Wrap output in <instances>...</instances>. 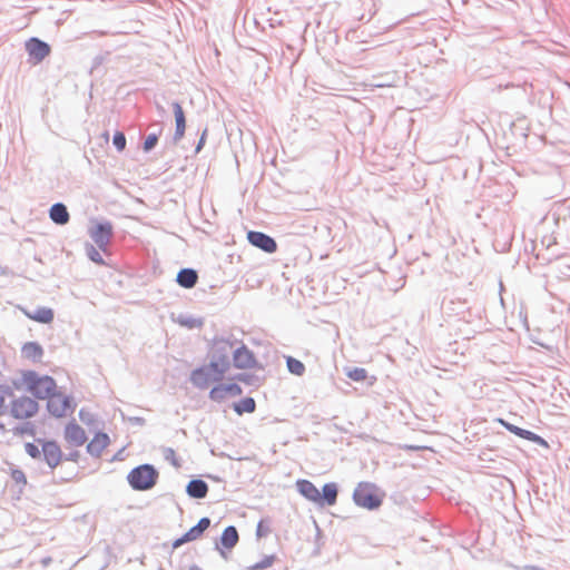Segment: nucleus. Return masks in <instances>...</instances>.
<instances>
[{
	"label": "nucleus",
	"instance_id": "55",
	"mask_svg": "<svg viewBox=\"0 0 570 570\" xmlns=\"http://www.w3.org/2000/svg\"><path fill=\"white\" fill-rule=\"evenodd\" d=\"M13 385H14V387H16V389H18V390H19V389H20V386H21V385H20V383H19V382H17V381H14V382H13Z\"/></svg>",
	"mask_w": 570,
	"mask_h": 570
},
{
	"label": "nucleus",
	"instance_id": "21",
	"mask_svg": "<svg viewBox=\"0 0 570 570\" xmlns=\"http://www.w3.org/2000/svg\"><path fill=\"white\" fill-rule=\"evenodd\" d=\"M176 282L184 288H193L198 282V273L194 268H181L176 276Z\"/></svg>",
	"mask_w": 570,
	"mask_h": 570
},
{
	"label": "nucleus",
	"instance_id": "32",
	"mask_svg": "<svg viewBox=\"0 0 570 570\" xmlns=\"http://www.w3.org/2000/svg\"><path fill=\"white\" fill-rule=\"evenodd\" d=\"M80 421L86 424L88 428H98V419L96 414H94L88 409H80L79 413Z\"/></svg>",
	"mask_w": 570,
	"mask_h": 570
},
{
	"label": "nucleus",
	"instance_id": "11",
	"mask_svg": "<svg viewBox=\"0 0 570 570\" xmlns=\"http://www.w3.org/2000/svg\"><path fill=\"white\" fill-rule=\"evenodd\" d=\"M210 523L212 521L208 517L200 518L195 525H193L186 533H184L181 537L177 538L173 542V548H179L185 543L202 538L204 532L210 527Z\"/></svg>",
	"mask_w": 570,
	"mask_h": 570
},
{
	"label": "nucleus",
	"instance_id": "46",
	"mask_svg": "<svg viewBox=\"0 0 570 570\" xmlns=\"http://www.w3.org/2000/svg\"><path fill=\"white\" fill-rule=\"evenodd\" d=\"M232 397L239 396L243 394V389L237 383H232Z\"/></svg>",
	"mask_w": 570,
	"mask_h": 570
},
{
	"label": "nucleus",
	"instance_id": "20",
	"mask_svg": "<svg viewBox=\"0 0 570 570\" xmlns=\"http://www.w3.org/2000/svg\"><path fill=\"white\" fill-rule=\"evenodd\" d=\"M186 493L191 499H204L208 493V484L202 479H191L186 485Z\"/></svg>",
	"mask_w": 570,
	"mask_h": 570
},
{
	"label": "nucleus",
	"instance_id": "4",
	"mask_svg": "<svg viewBox=\"0 0 570 570\" xmlns=\"http://www.w3.org/2000/svg\"><path fill=\"white\" fill-rule=\"evenodd\" d=\"M353 501L357 507L374 511L382 505L383 494L374 483L360 482L354 489Z\"/></svg>",
	"mask_w": 570,
	"mask_h": 570
},
{
	"label": "nucleus",
	"instance_id": "13",
	"mask_svg": "<svg viewBox=\"0 0 570 570\" xmlns=\"http://www.w3.org/2000/svg\"><path fill=\"white\" fill-rule=\"evenodd\" d=\"M233 365L239 370L253 368L257 365L255 354L245 345L233 348Z\"/></svg>",
	"mask_w": 570,
	"mask_h": 570
},
{
	"label": "nucleus",
	"instance_id": "50",
	"mask_svg": "<svg viewBox=\"0 0 570 570\" xmlns=\"http://www.w3.org/2000/svg\"><path fill=\"white\" fill-rule=\"evenodd\" d=\"M521 570H544L543 568L539 567V566H531V564H527V566H523L521 568Z\"/></svg>",
	"mask_w": 570,
	"mask_h": 570
},
{
	"label": "nucleus",
	"instance_id": "26",
	"mask_svg": "<svg viewBox=\"0 0 570 570\" xmlns=\"http://www.w3.org/2000/svg\"><path fill=\"white\" fill-rule=\"evenodd\" d=\"M27 315L29 318L41 324H49L55 318L53 309L50 307H38L32 314Z\"/></svg>",
	"mask_w": 570,
	"mask_h": 570
},
{
	"label": "nucleus",
	"instance_id": "35",
	"mask_svg": "<svg viewBox=\"0 0 570 570\" xmlns=\"http://www.w3.org/2000/svg\"><path fill=\"white\" fill-rule=\"evenodd\" d=\"M347 377L355 381V382H362L366 379L367 372L365 368L362 367H354L346 373Z\"/></svg>",
	"mask_w": 570,
	"mask_h": 570
},
{
	"label": "nucleus",
	"instance_id": "33",
	"mask_svg": "<svg viewBox=\"0 0 570 570\" xmlns=\"http://www.w3.org/2000/svg\"><path fill=\"white\" fill-rule=\"evenodd\" d=\"M12 431H13L14 435H30V436H35V434H36L35 425L31 422H29V421L24 422L21 425L14 426Z\"/></svg>",
	"mask_w": 570,
	"mask_h": 570
},
{
	"label": "nucleus",
	"instance_id": "39",
	"mask_svg": "<svg viewBox=\"0 0 570 570\" xmlns=\"http://www.w3.org/2000/svg\"><path fill=\"white\" fill-rule=\"evenodd\" d=\"M11 479L17 483V484H27V478H26V474L22 470L16 468V469H11Z\"/></svg>",
	"mask_w": 570,
	"mask_h": 570
},
{
	"label": "nucleus",
	"instance_id": "2",
	"mask_svg": "<svg viewBox=\"0 0 570 570\" xmlns=\"http://www.w3.org/2000/svg\"><path fill=\"white\" fill-rule=\"evenodd\" d=\"M158 479V470L149 463L137 465L127 474V482L130 488L139 492L151 490L157 484Z\"/></svg>",
	"mask_w": 570,
	"mask_h": 570
},
{
	"label": "nucleus",
	"instance_id": "22",
	"mask_svg": "<svg viewBox=\"0 0 570 570\" xmlns=\"http://www.w3.org/2000/svg\"><path fill=\"white\" fill-rule=\"evenodd\" d=\"M49 217L55 224L60 226L66 225L70 219L68 208L63 203L53 204L49 208Z\"/></svg>",
	"mask_w": 570,
	"mask_h": 570
},
{
	"label": "nucleus",
	"instance_id": "14",
	"mask_svg": "<svg viewBox=\"0 0 570 570\" xmlns=\"http://www.w3.org/2000/svg\"><path fill=\"white\" fill-rule=\"evenodd\" d=\"M499 422L502 426H504L512 434H514L521 439L528 440L530 442H533L537 445H540V446H543L547 449L549 448V443L539 434H537L530 430H525L520 426H517L503 419H499Z\"/></svg>",
	"mask_w": 570,
	"mask_h": 570
},
{
	"label": "nucleus",
	"instance_id": "37",
	"mask_svg": "<svg viewBox=\"0 0 570 570\" xmlns=\"http://www.w3.org/2000/svg\"><path fill=\"white\" fill-rule=\"evenodd\" d=\"M126 136L122 131H116L112 137V145L118 151H122L126 148Z\"/></svg>",
	"mask_w": 570,
	"mask_h": 570
},
{
	"label": "nucleus",
	"instance_id": "15",
	"mask_svg": "<svg viewBox=\"0 0 570 570\" xmlns=\"http://www.w3.org/2000/svg\"><path fill=\"white\" fill-rule=\"evenodd\" d=\"M171 106L175 116V132L173 136V141L174 144H178L185 136L186 116L180 102L174 101Z\"/></svg>",
	"mask_w": 570,
	"mask_h": 570
},
{
	"label": "nucleus",
	"instance_id": "24",
	"mask_svg": "<svg viewBox=\"0 0 570 570\" xmlns=\"http://www.w3.org/2000/svg\"><path fill=\"white\" fill-rule=\"evenodd\" d=\"M239 541V534L235 525H228L224 529L219 543L223 549L232 550Z\"/></svg>",
	"mask_w": 570,
	"mask_h": 570
},
{
	"label": "nucleus",
	"instance_id": "6",
	"mask_svg": "<svg viewBox=\"0 0 570 570\" xmlns=\"http://www.w3.org/2000/svg\"><path fill=\"white\" fill-rule=\"evenodd\" d=\"M234 344L226 338H215L209 351V360L217 362L219 366L227 372L230 368V354H233Z\"/></svg>",
	"mask_w": 570,
	"mask_h": 570
},
{
	"label": "nucleus",
	"instance_id": "47",
	"mask_svg": "<svg viewBox=\"0 0 570 570\" xmlns=\"http://www.w3.org/2000/svg\"><path fill=\"white\" fill-rule=\"evenodd\" d=\"M132 424L142 426L145 425L146 421L144 417L140 416H132L128 419Z\"/></svg>",
	"mask_w": 570,
	"mask_h": 570
},
{
	"label": "nucleus",
	"instance_id": "28",
	"mask_svg": "<svg viewBox=\"0 0 570 570\" xmlns=\"http://www.w3.org/2000/svg\"><path fill=\"white\" fill-rule=\"evenodd\" d=\"M233 410L238 414L253 413L256 410V402L253 397L246 396L233 404Z\"/></svg>",
	"mask_w": 570,
	"mask_h": 570
},
{
	"label": "nucleus",
	"instance_id": "54",
	"mask_svg": "<svg viewBox=\"0 0 570 570\" xmlns=\"http://www.w3.org/2000/svg\"><path fill=\"white\" fill-rule=\"evenodd\" d=\"M50 561H51L50 558H46L42 560V564L47 566V564H49Z\"/></svg>",
	"mask_w": 570,
	"mask_h": 570
},
{
	"label": "nucleus",
	"instance_id": "7",
	"mask_svg": "<svg viewBox=\"0 0 570 570\" xmlns=\"http://www.w3.org/2000/svg\"><path fill=\"white\" fill-rule=\"evenodd\" d=\"M38 411L39 403L29 396L23 395L12 400L11 402L10 414L17 420L31 419L38 413Z\"/></svg>",
	"mask_w": 570,
	"mask_h": 570
},
{
	"label": "nucleus",
	"instance_id": "9",
	"mask_svg": "<svg viewBox=\"0 0 570 570\" xmlns=\"http://www.w3.org/2000/svg\"><path fill=\"white\" fill-rule=\"evenodd\" d=\"M24 49L29 56V62L32 65L41 63L51 52L50 45L37 37L28 39Z\"/></svg>",
	"mask_w": 570,
	"mask_h": 570
},
{
	"label": "nucleus",
	"instance_id": "16",
	"mask_svg": "<svg viewBox=\"0 0 570 570\" xmlns=\"http://www.w3.org/2000/svg\"><path fill=\"white\" fill-rule=\"evenodd\" d=\"M65 439L75 446H81L87 441L85 430L75 421L69 422L65 428Z\"/></svg>",
	"mask_w": 570,
	"mask_h": 570
},
{
	"label": "nucleus",
	"instance_id": "10",
	"mask_svg": "<svg viewBox=\"0 0 570 570\" xmlns=\"http://www.w3.org/2000/svg\"><path fill=\"white\" fill-rule=\"evenodd\" d=\"M38 444L42 448L41 455L43 456V461L50 468V470L56 469L60 462L63 460V453L56 440H47V439H37Z\"/></svg>",
	"mask_w": 570,
	"mask_h": 570
},
{
	"label": "nucleus",
	"instance_id": "48",
	"mask_svg": "<svg viewBox=\"0 0 570 570\" xmlns=\"http://www.w3.org/2000/svg\"><path fill=\"white\" fill-rule=\"evenodd\" d=\"M220 386L223 387L226 396H232V386H233L232 383H227V384L220 383Z\"/></svg>",
	"mask_w": 570,
	"mask_h": 570
},
{
	"label": "nucleus",
	"instance_id": "18",
	"mask_svg": "<svg viewBox=\"0 0 570 570\" xmlns=\"http://www.w3.org/2000/svg\"><path fill=\"white\" fill-rule=\"evenodd\" d=\"M109 435L105 432L98 431L92 440L87 444V452L94 458H100L104 450L109 445Z\"/></svg>",
	"mask_w": 570,
	"mask_h": 570
},
{
	"label": "nucleus",
	"instance_id": "12",
	"mask_svg": "<svg viewBox=\"0 0 570 570\" xmlns=\"http://www.w3.org/2000/svg\"><path fill=\"white\" fill-rule=\"evenodd\" d=\"M247 240L252 246L259 248L267 254H273L277 250L276 240L263 232H247Z\"/></svg>",
	"mask_w": 570,
	"mask_h": 570
},
{
	"label": "nucleus",
	"instance_id": "5",
	"mask_svg": "<svg viewBox=\"0 0 570 570\" xmlns=\"http://www.w3.org/2000/svg\"><path fill=\"white\" fill-rule=\"evenodd\" d=\"M47 400V411L50 415L57 419L65 417L68 413H72L76 409V402L73 396L65 395L56 390L53 396H49Z\"/></svg>",
	"mask_w": 570,
	"mask_h": 570
},
{
	"label": "nucleus",
	"instance_id": "17",
	"mask_svg": "<svg viewBox=\"0 0 570 570\" xmlns=\"http://www.w3.org/2000/svg\"><path fill=\"white\" fill-rule=\"evenodd\" d=\"M338 485L335 482L325 483L322 491H318V498L316 504L318 507H331L337 501Z\"/></svg>",
	"mask_w": 570,
	"mask_h": 570
},
{
	"label": "nucleus",
	"instance_id": "36",
	"mask_svg": "<svg viewBox=\"0 0 570 570\" xmlns=\"http://www.w3.org/2000/svg\"><path fill=\"white\" fill-rule=\"evenodd\" d=\"M208 397L214 402H223L227 396L225 395L220 384H217L214 387H212Z\"/></svg>",
	"mask_w": 570,
	"mask_h": 570
},
{
	"label": "nucleus",
	"instance_id": "56",
	"mask_svg": "<svg viewBox=\"0 0 570 570\" xmlns=\"http://www.w3.org/2000/svg\"><path fill=\"white\" fill-rule=\"evenodd\" d=\"M6 430V426L2 422H0V431H4Z\"/></svg>",
	"mask_w": 570,
	"mask_h": 570
},
{
	"label": "nucleus",
	"instance_id": "52",
	"mask_svg": "<svg viewBox=\"0 0 570 570\" xmlns=\"http://www.w3.org/2000/svg\"><path fill=\"white\" fill-rule=\"evenodd\" d=\"M156 107H157V110L159 111L160 115L165 114V109H164V107L161 105L157 104Z\"/></svg>",
	"mask_w": 570,
	"mask_h": 570
},
{
	"label": "nucleus",
	"instance_id": "49",
	"mask_svg": "<svg viewBox=\"0 0 570 570\" xmlns=\"http://www.w3.org/2000/svg\"><path fill=\"white\" fill-rule=\"evenodd\" d=\"M7 413L6 400L0 395V415H4Z\"/></svg>",
	"mask_w": 570,
	"mask_h": 570
},
{
	"label": "nucleus",
	"instance_id": "38",
	"mask_svg": "<svg viewBox=\"0 0 570 570\" xmlns=\"http://www.w3.org/2000/svg\"><path fill=\"white\" fill-rule=\"evenodd\" d=\"M26 453L32 459L39 460L41 458L42 449L40 450L38 444L33 442H27L24 444Z\"/></svg>",
	"mask_w": 570,
	"mask_h": 570
},
{
	"label": "nucleus",
	"instance_id": "53",
	"mask_svg": "<svg viewBox=\"0 0 570 570\" xmlns=\"http://www.w3.org/2000/svg\"><path fill=\"white\" fill-rule=\"evenodd\" d=\"M188 570H202L197 564H191Z\"/></svg>",
	"mask_w": 570,
	"mask_h": 570
},
{
	"label": "nucleus",
	"instance_id": "1",
	"mask_svg": "<svg viewBox=\"0 0 570 570\" xmlns=\"http://www.w3.org/2000/svg\"><path fill=\"white\" fill-rule=\"evenodd\" d=\"M21 381L26 390L38 400H46L49 396H53L58 389L57 382L52 376L39 375L32 370L23 371Z\"/></svg>",
	"mask_w": 570,
	"mask_h": 570
},
{
	"label": "nucleus",
	"instance_id": "43",
	"mask_svg": "<svg viewBox=\"0 0 570 570\" xmlns=\"http://www.w3.org/2000/svg\"><path fill=\"white\" fill-rule=\"evenodd\" d=\"M207 132H208V130H207V128H205L203 130L202 135H200V138H199L197 145H196V148H195V153L196 154H198L203 149V147L205 146L206 138H207Z\"/></svg>",
	"mask_w": 570,
	"mask_h": 570
},
{
	"label": "nucleus",
	"instance_id": "42",
	"mask_svg": "<svg viewBox=\"0 0 570 570\" xmlns=\"http://www.w3.org/2000/svg\"><path fill=\"white\" fill-rule=\"evenodd\" d=\"M235 380H237V381H239L242 383H245L247 385H252L253 381H254V375L249 374V373H238L235 376Z\"/></svg>",
	"mask_w": 570,
	"mask_h": 570
},
{
	"label": "nucleus",
	"instance_id": "8",
	"mask_svg": "<svg viewBox=\"0 0 570 570\" xmlns=\"http://www.w3.org/2000/svg\"><path fill=\"white\" fill-rule=\"evenodd\" d=\"M114 235L112 224L108 220L97 222L89 229V236L97 245V247L106 253L108 250V245Z\"/></svg>",
	"mask_w": 570,
	"mask_h": 570
},
{
	"label": "nucleus",
	"instance_id": "34",
	"mask_svg": "<svg viewBox=\"0 0 570 570\" xmlns=\"http://www.w3.org/2000/svg\"><path fill=\"white\" fill-rule=\"evenodd\" d=\"M276 557L275 554H269V556H265L263 558L262 561L253 564V566H249L247 569L248 570H264V569H267L269 567H272V564L274 563Z\"/></svg>",
	"mask_w": 570,
	"mask_h": 570
},
{
	"label": "nucleus",
	"instance_id": "27",
	"mask_svg": "<svg viewBox=\"0 0 570 570\" xmlns=\"http://www.w3.org/2000/svg\"><path fill=\"white\" fill-rule=\"evenodd\" d=\"M151 127H157V131L150 132L144 141L142 150L150 153L158 144L159 137L163 132V126L160 122H154Z\"/></svg>",
	"mask_w": 570,
	"mask_h": 570
},
{
	"label": "nucleus",
	"instance_id": "44",
	"mask_svg": "<svg viewBox=\"0 0 570 570\" xmlns=\"http://www.w3.org/2000/svg\"><path fill=\"white\" fill-rule=\"evenodd\" d=\"M0 395L6 400L7 397L13 396V390L11 386L0 384Z\"/></svg>",
	"mask_w": 570,
	"mask_h": 570
},
{
	"label": "nucleus",
	"instance_id": "23",
	"mask_svg": "<svg viewBox=\"0 0 570 570\" xmlns=\"http://www.w3.org/2000/svg\"><path fill=\"white\" fill-rule=\"evenodd\" d=\"M442 308L449 315L460 316L463 315L466 311H469V305L466 299L455 298L449 299L448 302L444 299L442 303Z\"/></svg>",
	"mask_w": 570,
	"mask_h": 570
},
{
	"label": "nucleus",
	"instance_id": "25",
	"mask_svg": "<svg viewBox=\"0 0 570 570\" xmlns=\"http://www.w3.org/2000/svg\"><path fill=\"white\" fill-rule=\"evenodd\" d=\"M43 353V347L38 342H27L21 348L22 356L32 362H40Z\"/></svg>",
	"mask_w": 570,
	"mask_h": 570
},
{
	"label": "nucleus",
	"instance_id": "30",
	"mask_svg": "<svg viewBox=\"0 0 570 570\" xmlns=\"http://www.w3.org/2000/svg\"><path fill=\"white\" fill-rule=\"evenodd\" d=\"M286 366L291 374L296 376H302L305 373V365L302 361L293 357V356H286Z\"/></svg>",
	"mask_w": 570,
	"mask_h": 570
},
{
	"label": "nucleus",
	"instance_id": "19",
	"mask_svg": "<svg viewBox=\"0 0 570 570\" xmlns=\"http://www.w3.org/2000/svg\"><path fill=\"white\" fill-rule=\"evenodd\" d=\"M296 490L306 500L316 504L320 490L313 482L306 479H299L296 481Z\"/></svg>",
	"mask_w": 570,
	"mask_h": 570
},
{
	"label": "nucleus",
	"instance_id": "3",
	"mask_svg": "<svg viewBox=\"0 0 570 570\" xmlns=\"http://www.w3.org/2000/svg\"><path fill=\"white\" fill-rule=\"evenodd\" d=\"M226 373L227 371L219 366L217 362L209 360L208 364L198 366L191 371L189 381L195 387L205 390L212 383L220 382Z\"/></svg>",
	"mask_w": 570,
	"mask_h": 570
},
{
	"label": "nucleus",
	"instance_id": "45",
	"mask_svg": "<svg viewBox=\"0 0 570 570\" xmlns=\"http://www.w3.org/2000/svg\"><path fill=\"white\" fill-rule=\"evenodd\" d=\"M79 458H80V453L77 450H73L70 453H68L66 456H63V459L66 461H71V462H78Z\"/></svg>",
	"mask_w": 570,
	"mask_h": 570
},
{
	"label": "nucleus",
	"instance_id": "40",
	"mask_svg": "<svg viewBox=\"0 0 570 570\" xmlns=\"http://www.w3.org/2000/svg\"><path fill=\"white\" fill-rule=\"evenodd\" d=\"M164 455L165 460L169 461L174 466H180V463L176 458V453L171 448H166Z\"/></svg>",
	"mask_w": 570,
	"mask_h": 570
},
{
	"label": "nucleus",
	"instance_id": "31",
	"mask_svg": "<svg viewBox=\"0 0 570 570\" xmlns=\"http://www.w3.org/2000/svg\"><path fill=\"white\" fill-rule=\"evenodd\" d=\"M177 323L188 330L200 328L204 324L202 318H196L187 315H179Z\"/></svg>",
	"mask_w": 570,
	"mask_h": 570
},
{
	"label": "nucleus",
	"instance_id": "51",
	"mask_svg": "<svg viewBox=\"0 0 570 570\" xmlns=\"http://www.w3.org/2000/svg\"><path fill=\"white\" fill-rule=\"evenodd\" d=\"M215 548H216L217 550H219V553H220V556H222L224 559H226V558H227L226 552H225L224 550L219 549L218 543H216V547H215Z\"/></svg>",
	"mask_w": 570,
	"mask_h": 570
},
{
	"label": "nucleus",
	"instance_id": "41",
	"mask_svg": "<svg viewBox=\"0 0 570 570\" xmlns=\"http://www.w3.org/2000/svg\"><path fill=\"white\" fill-rule=\"evenodd\" d=\"M271 532V528L261 520L256 527V537L258 539L266 537Z\"/></svg>",
	"mask_w": 570,
	"mask_h": 570
},
{
	"label": "nucleus",
	"instance_id": "29",
	"mask_svg": "<svg viewBox=\"0 0 570 570\" xmlns=\"http://www.w3.org/2000/svg\"><path fill=\"white\" fill-rule=\"evenodd\" d=\"M85 252H86L87 257L92 263H95V264H97L99 266H105L106 265V262H105L102 255L100 254V249L98 247H96L95 245H92L90 243H86Z\"/></svg>",
	"mask_w": 570,
	"mask_h": 570
}]
</instances>
